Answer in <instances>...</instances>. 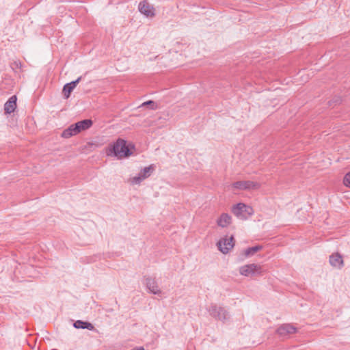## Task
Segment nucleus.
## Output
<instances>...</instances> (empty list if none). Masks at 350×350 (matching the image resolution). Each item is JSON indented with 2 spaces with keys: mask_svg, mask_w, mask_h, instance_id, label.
Masks as SVG:
<instances>
[{
  "mask_svg": "<svg viewBox=\"0 0 350 350\" xmlns=\"http://www.w3.org/2000/svg\"><path fill=\"white\" fill-rule=\"evenodd\" d=\"M217 245L221 252L227 254L234 245V238L233 237H226L219 240Z\"/></svg>",
  "mask_w": 350,
  "mask_h": 350,
  "instance_id": "0eeeda50",
  "label": "nucleus"
},
{
  "mask_svg": "<svg viewBox=\"0 0 350 350\" xmlns=\"http://www.w3.org/2000/svg\"><path fill=\"white\" fill-rule=\"evenodd\" d=\"M277 333L279 336L286 337L297 332V328L291 324H283L277 329Z\"/></svg>",
  "mask_w": 350,
  "mask_h": 350,
  "instance_id": "1a4fd4ad",
  "label": "nucleus"
},
{
  "mask_svg": "<svg viewBox=\"0 0 350 350\" xmlns=\"http://www.w3.org/2000/svg\"><path fill=\"white\" fill-rule=\"evenodd\" d=\"M232 213L239 219L245 220L254 214L253 208L244 203H238L232 208Z\"/></svg>",
  "mask_w": 350,
  "mask_h": 350,
  "instance_id": "f03ea898",
  "label": "nucleus"
},
{
  "mask_svg": "<svg viewBox=\"0 0 350 350\" xmlns=\"http://www.w3.org/2000/svg\"><path fill=\"white\" fill-rule=\"evenodd\" d=\"M11 68L15 72H17L18 70H21L22 67V64L20 61H14L11 64Z\"/></svg>",
  "mask_w": 350,
  "mask_h": 350,
  "instance_id": "aec40b11",
  "label": "nucleus"
},
{
  "mask_svg": "<svg viewBox=\"0 0 350 350\" xmlns=\"http://www.w3.org/2000/svg\"><path fill=\"white\" fill-rule=\"evenodd\" d=\"M208 312L211 316L218 320L226 321L228 319V312L224 308L218 307L216 305H212Z\"/></svg>",
  "mask_w": 350,
  "mask_h": 350,
  "instance_id": "423d86ee",
  "label": "nucleus"
},
{
  "mask_svg": "<svg viewBox=\"0 0 350 350\" xmlns=\"http://www.w3.org/2000/svg\"><path fill=\"white\" fill-rule=\"evenodd\" d=\"M261 249H262V246H260V245H256L254 247H251L245 250L244 254L246 257H249V256H253L255 253H256Z\"/></svg>",
  "mask_w": 350,
  "mask_h": 350,
  "instance_id": "f3484780",
  "label": "nucleus"
},
{
  "mask_svg": "<svg viewBox=\"0 0 350 350\" xmlns=\"http://www.w3.org/2000/svg\"><path fill=\"white\" fill-rule=\"evenodd\" d=\"M81 80V77H78L75 81H73L70 83H68V85L72 88L75 89V88L77 86V85L79 83V81Z\"/></svg>",
  "mask_w": 350,
  "mask_h": 350,
  "instance_id": "4be33fe9",
  "label": "nucleus"
},
{
  "mask_svg": "<svg viewBox=\"0 0 350 350\" xmlns=\"http://www.w3.org/2000/svg\"><path fill=\"white\" fill-rule=\"evenodd\" d=\"M80 133L79 126L77 123L71 124L68 129H65L62 133V137L64 138H69Z\"/></svg>",
  "mask_w": 350,
  "mask_h": 350,
  "instance_id": "ddd939ff",
  "label": "nucleus"
},
{
  "mask_svg": "<svg viewBox=\"0 0 350 350\" xmlns=\"http://www.w3.org/2000/svg\"><path fill=\"white\" fill-rule=\"evenodd\" d=\"M74 89H72L68 83H66L63 88V94L65 98H68L70 97V93Z\"/></svg>",
  "mask_w": 350,
  "mask_h": 350,
  "instance_id": "a211bd4d",
  "label": "nucleus"
},
{
  "mask_svg": "<svg viewBox=\"0 0 350 350\" xmlns=\"http://www.w3.org/2000/svg\"><path fill=\"white\" fill-rule=\"evenodd\" d=\"M148 107L150 109H156L158 108V105L157 103L152 101V100H148L142 104L140 107Z\"/></svg>",
  "mask_w": 350,
  "mask_h": 350,
  "instance_id": "6ab92c4d",
  "label": "nucleus"
},
{
  "mask_svg": "<svg viewBox=\"0 0 350 350\" xmlns=\"http://www.w3.org/2000/svg\"><path fill=\"white\" fill-rule=\"evenodd\" d=\"M81 80V77H78L75 81H73L70 83H68V85L72 88L75 89V88L77 86V85L79 83V81Z\"/></svg>",
  "mask_w": 350,
  "mask_h": 350,
  "instance_id": "5701e85b",
  "label": "nucleus"
},
{
  "mask_svg": "<svg viewBox=\"0 0 350 350\" xmlns=\"http://www.w3.org/2000/svg\"><path fill=\"white\" fill-rule=\"evenodd\" d=\"M131 154L130 150L126 145V141L118 139L116 142L109 148L107 155H113L119 159L126 157Z\"/></svg>",
  "mask_w": 350,
  "mask_h": 350,
  "instance_id": "f257e3e1",
  "label": "nucleus"
},
{
  "mask_svg": "<svg viewBox=\"0 0 350 350\" xmlns=\"http://www.w3.org/2000/svg\"><path fill=\"white\" fill-rule=\"evenodd\" d=\"M146 285L149 291L154 295H159L161 291L159 288L157 281L152 278H146Z\"/></svg>",
  "mask_w": 350,
  "mask_h": 350,
  "instance_id": "9d476101",
  "label": "nucleus"
},
{
  "mask_svg": "<svg viewBox=\"0 0 350 350\" xmlns=\"http://www.w3.org/2000/svg\"><path fill=\"white\" fill-rule=\"evenodd\" d=\"M329 263L334 267L342 269L344 266L342 256L338 252L332 254L329 256Z\"/></svg>",
  "mask_w": 350,
  "mask_h": 350,
  "instance_id": "9b49d317",
  "label": "nucleus"
},
{
  "mask_svg": "<svg viewBox=\"0 0 350 350\" xmlns=\"http://www.w3.org/2000/svg\"><path fill=\"white\" fill-rule=\"evenodd\" d=\"M154 170V167L152 165L148 167H145L141 170L138 176H134L130 179V182L133 185H139L144 179L148 178Z\"/></svg>",
  "mask_w": 350,
  "mask_h": 350,
  "instance_id": "39448f33",
  "label": "nucleus"
},
{
  "mask_svg": "<svg viewBox=\"0 0 350 350\" xmlns=\"http://www.w3.org/2000/svg\"><path fill=\"white\" fill-rule=\"evenodd\" d=\"M81 80V77H78L75 81H73L70 83H68V85L72 88L75 89V88L77 86V85L79 83V81Z\"/></svg>",
  "mask_w": 350,
  "mask_h": 350,
  "instance_id": "b1692460",
  "label": "nucleus"
},
{
  "mask_svg": "<svg viewBox=\"0 0 350 350\" xmlns=\"http://www.w3.org/2000/svg\"><path fill=\"white\" fill-rule=\"evenodd\" d=\"M74 327L77 329H88L92 330L94 329L93 325L89 322H85L81 320H77L74 323Z\"/></svg>",
  "mask_w": 350,
  "mask_h": 350,
  "instance_id": "2eb2a0df",
  "label": "nucleus"
},
{
  "mask_svg": "<svg viewBox=\"0 0 350 350\" xmlns=\"http://www.w3.org/2000/svg\"><path fill=\"white\" fill-rule=\"evenodd\" d=\"M79 126V129L81 131L89 129L92 125V121L89 119L83 120L77 122Z\"/></svg>",
  "mask_w": 350,
  "mask_h": 350,
  "instance_id": "dca6fc26",
  "label": "nucleus"
},
{
  "mask_svg": "<svg viewBox=\"0 0 350 350\" xmlns=\"http://www.w3.org/2000/svg\"><path fill=\"white\" fill-rule=\"evenodd\" d=\"M16 96H12L4 105V111L5 113H11L14 111L16 108Z\"/></svg>",
  "mask_w": 350,
  "mask_h": 350,
  "instance_id": "f8f14e48",
  "label": "nucleus"
},
{
  "mask_svg": "<svg viewBox=\"0 0 350 350\" xmlns=\"http://www.w3.org/2000/svg\"><path fill=\"white\" fill-rule=\"evenodd\" d=\"M343 182L345 186L350 187V172L345 176Z\"/></svg>",
  "mask_w": 350,
  "mask_h": 350,
  "instance_id": "412c9836",
  "label": "nucleus"
},
{
  "mask_svg": "<svg viewBox=\"0 0 350 350\" xmlns=\"http://www.w3.org/2000/svg\"><path fill=\"white\" fill-rule=\"evenodd\" d=\"M241 275L246 277L261 275L262 273V267L256 264L245 265L239 268Z\"/></svg>",
  "mask_w": 350,
  "mask_h": 350,
  "instance_id": "7ed1b4c3",
  "label": "nucleus"
},
{
  "mask_svg": "<svg viewBox=\"0 0 350 350\" xmlns=\"http://www.w3.org/2000/svg\"><path fill=\"white\" fill-rule=\"evenodd\" d=\"M139 12L147 17L152 18L155 16V9L147 0H143L139 3Z\"/></svg>",
  "mask_w": 350,
  "mask_h": 350,
  "instance_id": "6e6552de",
  "label": "nucleus"
},
{
  "mask_svg": "<svg viewBox=\"0 0 350 350\" xmlns=\"http://www.w3.org/2000/svg\"><path fill=\"white\" fill-rule=\"evenodd\" d=\"M232 217L228 213H222L217 220V224L221 228H225L231 224Z\"/></svg>",
  "mask_w": 350,
  "mask_h": 350,
  "instance_id": "4468645a",
  "label": "nucleus"
},
{
  "mask_svg": "<svg viewBox=\"0 0 350 350\" xmlns=\"http://www.w3.org/2000/svg\"><path fill=\"white\" fill-rule=\"evenodd\" d=\"M232 187L238 190H256L260 188V185L252 180H242L234 183Z\"/></svg>",
  "mask_w": 350,
  "mask_h": 350,
  "instance_id": "20e7f679",
  "label": "nucleus"
}]
</instances>
